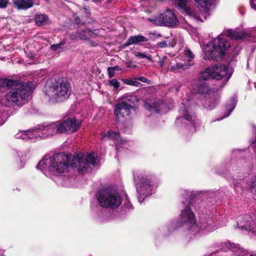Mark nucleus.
Segmentation results:
<instances>
[{"label": "nucleus", "instance_id": "obj_1", "mask_svg": "<svg viewBox=\"0 0 256 256\" xmlns=\"http://www.w3.org/2000/svg\"><path fill=\"white\" fill-rule=\"evenodd\" d=\"M96 154L94 153H80L75 156L58 153L48 158L42 159L36 167L45 174L48 172L58 176L67 172L70 166L76 168L78 171L86 172L91 168L90 165L96 164Z\"/></svg>", "mask_w": 256, "mask_h": 256}, {"label": "nucleus", "instance_id": "obj_2", "mask_svg": "<svg viewBox=\"0 0 256 256\" xmlns=\"http://www.w3.org/2000/svg\"><path fill=\"white\" fill-rule=\"evenodd\" d=\"M80 124V122L73 118L57 121L46 126H41L42 136L46 138L66 132H74L78 130Z\"/></svg>", "mask_w": 256, "mask_h": 256}, {"label": "nucleus", "instance_id": "obj_3", "mask_svg": "<svg viewBox=\"0 0 256 256\" xmlns=\"http://www.w3.org/2000/svg\"><path fill=\"white\" fill-rule=\"evenodd\" d=\"M32 90L28 83L18 80L6 94V100L12 106H22L27 101Z\"/></svg>", "mask_w": 256, "mask_h": 256}, {"label": "nucleus", "instance_id": "obj_4", "mask_svg": "<svg viewBox=\"0 0 256 256\" xmlns=\"http://www.w3.org/2000/svg\"><path fill=\"white\" fill-rule=\"evenodd\" d=\"M46 94L52 102H58L67 99L70 94V86L67 80L64 78H59L52 86L46 88Z\"/></svg>", "mask_w": 256, "mask_h": 256}, {"label": "nucleus", "instance_id": "obj_5", "mask_svg": "<svg viewBox=\"0 0 256 256\" xmlns=\"http://www.w3.org/2000/svg\"><path fill=\"white\" fill-rule=\"evenodd\" d=\"M230 46V44L227 40L218 36L204 46V58L205 60H216L222 59Z\"/></svg>", "mask_w": 256, "mask_h": 256}, {"label": "nucleus", "instance_id": "obj_6", "mask_svg": "<svg viewBox=\"0 0 256 256\" xmlns=\"http://www.w3.org/2000/svg\"><path fill=\"white\" fill-rule=\"evenodd\" d=\"M138 199L142 203L146 197L152 193V176L145 171L136 170L134 173Z\"/></svg>", "mask_w": 256, "mask_h": 256}, {"label": "nucleus", "instance_id": "obj_7", "mask_svg": "<svg viewBox=\"0 0 256 256\" xmlns=\"http://www.w3.org/2000/svg\"><path fill=\"white\" fill-rule=\"evenodd\" d=\"M96 199L102 207L114 209L122 204V200L120 194L110 189L100 190L96 195Z\"/></svg>", "mask_w": 256, "mask_h": 256}, {"label": "nucleus", "instance_id": "obj_8", "mask_svg": "<svg viewBox=\"0 0 256 256\" xmlns=\"http://www.w3.org/2000/svg\"><path fill=\"white\" fill-rule=\"evenodd\" d=\"M228 68L225 65L218 64L206 68L199 75V79L207 80L214 78L217 80L224 78V82L226 83L230 78L232 74L228 72Z\"/></svg>", "mask_w": 256, "mask_h": 256}, {"label": "nucleus", "instance_id": "obj_9", "mask_svg": "<svg viewBox=\"0 0 256 256\" xmlns=\"http://www.w3.org/2000/svg\"><path fill=\"white\" fill-rule=\"evenodd\" d=\"M148 20L157 26L171 28L176 26L179 24V21L174 12L170 9H166L163 13L149 18Z\"/></svg>", "mask_w": 256, "mask_h": 256}, {"label": "nucleus", "instance_id": "obj_10", "mask_svg": "<svg viewBox=\"0 0 256 256\" xmlns=\"http://www.w3.org/2000/svg\"><path fill=\"white\" fill-rule=\"evenodd\" d=\"M181 116L177 118L176 123L179 124L184 120L190 122L192 126H195V116L191 112L190 108V102L189 100L182 102V106L180 110Z\"/></svg>", "mask_w": 256, "mask_h": 256}, {"label": "nucleus", "instance_id": "obj_11", "mask_svg": "<svg viewBox=\"0 0 256 256\" xmlns=\"http://www.w3.org/2000/svg\"><path fill=\"white\" fill-rule=\"evenodd\" d=\"M180 224L178 226L186 224L190 229L196 226L195 216L193 212L188 206H186L182 210L179 218Z\"/></svg>", "mask_w": 256, "mask_h": 256}, {"label": "nucleus", "instance_id": "obj_12", "mask_svg": "<svg viewBox=\"0 0 256 256\" xmlns=\"http://www.w3.org/2000/svg\"><path fill=\"white\" fill-rule=\"evenodd\" d=\"M174 4L177 9L182 13H185L197 20H201L200 16L194 9L189 1H175Z\"/></svg>", "mask_w": 256, "mask_h": 256}, {"label": "nucleus", "instance_id": "obj_13", "mask_svg": "<svg viewBox=\"0 0 256 256\" xmlns=\"http://www.w3.org/2000/svg\"><path fill=\"white\" fill-rule=\"evenodd\" d=\"M133 108L134 106L130 104L120 102L117 104L114 108V114L117 122H120L121 118L124 116V113L128 115L130 111Z\"/></svg>", "mask_w": 256, "mask_h": 256}, {"label": "nucleus", "instance_id": "obj_14", "mask_svg": "<svg viewBox=\"0 0 256 256\" xmlns=\"http://www.w3.org/2000/svg\"><path fill=\"white\" fill-rule=\"evenodd\" d=\"M146 108L152 114L165 112L167 111V106L162 101L158 100L152 105L146 104Z\"/></svg>", "mask_w": 256, "mask_h": 256}, {"label": "nucleus", "instance_id": "obj_15", "mask_svg": "<svg viewBox=\"0 0 256 256\" xmlns=\"http://www.w3.org/2000/svg\"><path fill=\"white\" fill-rule=\"evenodd\" d=\"M41 126H40L38 128L32 129L26 131H23L22 137V139L24 140H34L37 138L39 137L42 138H44L42 136V130H40Z\"/></svg>", "mask_w": 256, "mask_h": 256}, {"label": "nucleus", "instance_id": "obj_16", "mask_svg": "<svg viewBox=\"0 0 256 256\" xmlns=\"http://www.w3.org/2000/svg\"><path fill=\"white\" fill-rule=\"evenodd\" d=\"M200 12L206 18L209 11L214 8L212 1H196Z\"/></svg>", "mask_w": 256, "mask_h": 256}, {"label": "nucleus", "instance_id": "obj_17", "mask_svg": "<svg viewBox=\"0 0 256 256\" xmlns=\"http://www.w3.org/2000/svg\"><path fill=\"white\" fill-rule=\"evenodd\" d=\"M148 40V38L142 35H136L130 36L126 42L124 44L125 46H128L132 44H138L142 42H146Z\"/></svg>", "mask_w": 256, "mask_h": 256}, {"label": "nucleus", "instance_id": "obj_18", "mask_svg": "<svg viewBox=\"0 0 256 256\" xmlns=\"http://www.w3.org/2000/svg\"><path fill=\"white\" fill-rule=\"evenodd\" d=\"M226 36L233 40L242 39L245 38L246 34L239 30H228Z\"/></svg>", "mask_w": 256, "mask_h": 256}, {"label": "nucleus", "instance_id": "obj_19", "mask_svg": "<svg viewBox=\"0 0 256 256\" xmlns=\"http://www.w3.org/2000/svg\"><path fill=\"white\" fill-rule=\"evenodd\" d=\"M34 22L36 26H42L48 24L49 18L46 14H36L34 16Z\"/></svg>", "mask_w": 256, "mask_h": 256}, {"label": "nucleus", "instance_id": "obj_20", "mask_svg": "<svg viewBox=\"0 0 256 256\" xmlns=\"http://www.w3.org/2000/svg\"><path fill=\"white\" fill-rule=\"evenodd\" d=\"M194 90L198 94H205L209 91V88L205 82L198 83V85L194 86Z\"/></svg>", "mask_w": 256, "mask_h": 256}, {"label": "nucleus", "instance_id": "obj_21", "mask_svg": "<svg viewBox=\"0 0 256 256\" xmlns=\"http://www.w3.org/2000/svg\"><path fill=\"white\" fill-rule=\"evenodd\" d=\"M14 4L18 10H26L33 6L32 1H14Z\"/></svg>", "mask_w": 256, "mask_h": 256}, {"label": "nucleus", "instance_id": "obj_22", "mask_svg": "<svg viewBox=\"0 0 256 256\" xmlns=\"http://www.w3.org/2000/svg\"><path fill=\"white\" fill-rule=\"evenodd\" d=\"M190 66L188 64H182V63H177L175 65L172 66L170 68V70L176 73L178 72L180 70H184L188 68Z\"/></svg>", "mask_w": 256, "mask_h": 256}, {"label": "nucleus", "instance_id": "obj_23", "mask_svg": "<svg viewBox=\"0 0 256 256\" xmlns=\"http://www.w3.org/2000/svg\"><path fill=\"white\" fill-rule=\"evenodd\" d=\"M98 30H90L88 28H86L83 30H80V32H82V35H85L86 38L85 39H82V40H86L90 38V37L94 36L97 35L98 34Z\"/></svg>", "mask_w": 256, "mask_h": 256}, {"label": "nucleus", "instance_id": "obj_24", "mask_svg": "<svg viewBox=\"0 0 256 256\" xmlns=\"http://www.w3.org/2000/svg\"><path fill=\"white\" fill-rule=\"evenodd\" d=\"M108 136L114 140L115 143L118 144L122 140L118 132L112 130L108 132Z\"/></svg>", "mask_w": 256, "mask_h": 256}, {"label": "nucleus", "instance_id": "obj_25", "mask_svg": "<svg viewBox=\"0 0 256 256\" xmlns=\"http://www.w3.org/2000/svg\"><path fill=\"white\" fill-rule=\"evenodd\" d=\"M136 101L137 98L136 96L132 95H127L122 98L121 102L125 104H130L132 105V104H134V102Z\"/></svg>", "mask_w": 256, "mask_h": 256}, {"label": "nucleus", "instance_id": "obj_26", "mask_svg": "<svg viewBox=\"0 0 256 256\" xmlns=\"http://www.w3.org/2000/svg\"><path fill=\"white\" fill-rule=\"evenodd\" d=\"M236 102L235 100H232L230 103L226 106V110H228V114L225 115L224 116H223L221 118H218V120H220L222 119H223L224 118L228 117L230 114L232 112L234 108L236 106Z\"/></svg>", "mask_w": 256, "mask_h": 256}, {"label": "nucleus", "instance_id": "obj_27", "mask_svg": "<svg viewBox=\"0 0 256 256\" xmlns=\"http://www.w3.org/2000/svg\"><path fill=\"white\" fill-rule=\"evenodd\" d=\"M134 54L135 56L138 58H146L150 61H152V56L149 54L138 52H135Z\"/></svg>", "mask_w": 256, "mask_h": 256}, {"label": "nucleus", "instance_id": "obj_28", "mask_svg": "<svg viewBox=\"0 0 256 256\" xmlns=\"http://www.w3.org/2000/svg\"><path fill=\"white\" fill-rule=\"evenodd\" d=\"M70 38L72 40H75L79 38L80 39H85L86 36L85 35H82L80 30L76 32L72 33L70 34Z\"/></svg>", "mask_w": 256, "mask_h": 256}, {"label": "nucleus", "instance_id": "obj_29", "mask_svg": "<svg viewBox=\"0 0 256 256\" xmlns=\"http://www.w3.org/2000/svg\"><path fill=\"white\" fill-rule=\"evenodd\" d=\"M184 54L188 61H190L194 57V53L188 48H186L184 52Z\"/></svg>", "mask_w": 256, "mask_h": 256}, {"label": "nucleus", "instance_id": "obj_30", "mask_svg": "<svg viewBox=\"0 0 256 256\" xmlns=\"http://www.w3.org/2000/svg\"><path fill=\"white\" fill-rule=\"evenodd\" d=\"M249 186L250 191L256 194V176L252 178Z\"/></svg>", "mask_w": 256, "mask_h": 256}, {"label": "nucleus", "instance_id": "obj_31", "mask_svg": "<svg viewBox=\"0 0 256 256\" xmlns=\"http://www.w3.org/2000/svg\"><path fill=\"white\" fill-rule=\"evenodd\" d=\"M252 223H253V222H248L246 224L240 226L239 228L242 230H246L250 231L254 228L252 227V226L251 224Z\"/></svg>", "mask_w": 256, "mask_h": 256}, {"label": "nucleus", "instance_id": "obj_32", "mask_svg": "<svg viewBox=\"0 0 256 256\" xmlns=\"http://www.w3.org/2000/svg\"><path fill=\"white\" fill-rule=\"evenodd\" d=\"M66 40L64 39L61 42H60L58 44H54L51 46V49L54 50H56L59 48H60L62 46H64L66 44Z\"/></svg>", "mask_w": 256, "mask_h": 256}, {"label": "nucleus", "instance_id": "obj_33", "mask_svg": "<svg viewBox=\"0 0 256 256\" xmlns=\"http://www.w3.org/2000/svg\"><path fill=\"white\" fill-rule=\"evenodd\" d=\"M170 45V40H164L158 42L156 46V48H164Z\"/></svg>", "mask_w": 256, "mask_h": 256}, {"label": "nucleus", "instance_id": "obj_34", "mask_svg": "<svg viewBox=\"0 0 256 256\" xmlns=\"http://www.w3.org/2000/svg\"><path fill=\"white\" fill-rule=\"evenodd\" d=\"M124 82L125 84H128V85L134 86H138L140 84V82H138L136 81L132 80H128V79L124 80Z\"/></svg>", "mask_w": 256, "mask_h": 256}, {"label": "nucleus", "instance_id": "obj_35", "mask_svg": "<svg viewBox=\"0 0 256 256\" xmlns=\"http://www.w3.org/2000/svg\"><path fill=\"white\" fill-rule=\"evenodd\" d=\"M110 84L114 88L117 89L120 86V82L116 79H112L109 81Z\"/></svg>", "mask_w": 256, "mask_h": 256}, {"label": "nucleus", "instance_id": "obj_36", "mask_svg": "<svg viewBox=\"0 0 256 256\" xmlns=\"http://www.w3.org/2000/svg\"><path fill=\"white\" fill-rule=\"evenodd\" d=\"M3 106L0 104V126L3 124L4 122V119L6 116L4 112H2L1 111L2 110Z\"/></svg>", "mask_w": 256, "mask_h": 256}, {"label": "nucleus", "instance_id": "obj_37", "mask_svg": "<svg viewBox=\"0 0 256 256\" xmlns=\"http://www.w3.org/2000/svg\"><path fill=\"white\" fill-rule=\"evenodd\" d=\"M108 72L110 78H112L115 74V71L112 67H108Z\"/></svg>", "mask_w": 256, "mask_h": 256}, {"label": "nucleus", "instance_id": "obj_38", "mask_svg": "<svg viewBox=\"0 0 256 256\" xmlns=\"http://www.w3.org/2000/svg\"><path fill=\"white\" fill-rule=\"evenodd\" d=\"M8 4V1H0V8H6Z\"/></svg>", "mask_w": 256, "mask_h": 256}, {"label": "nucleus", "instance_id": "obj_39", "mask_svg": "<svg viewBox=\"0 0 256 256\" xmlns=\"http://www.w3.org/2000/svg\"><path fill=\"white\" fill-rule=\"evenodd\" d=\"M236 252L238 253L240 256H244V254L246 252L244 250L240 248H238V250L236 251Z\"/></svg>", "mask_w": 256, "mask_h": 256}, {"label": "nucleus", "instance_id": "obj_40", "mask_svg": "<svg viewBox=\"0 0 256 256\" xmlns=\"http://www.w3.org/2000/svg\"><path fill=\"white\" fill-rule=\"evenodd\" d=\"M167 59L166 57H164L162 59L160 60L158 62V64L162 68L164 66V64L166 60Z\"/></svg>", "mask_w": 256, "mask_h": 256}, {"label": "nucleus", "instance_id": "obj_41", "mask_svg": "<svg viewBox=\"0 0 256 256\" xmlns=\"http://www.w3.org/2000/svg\"><path fill=\"white\" fill-rule=\"evenodd\" d=\"M124 208L126 209H130L132 208V205L128 201H126L124 204Z\"/></svg>", "mask_w": 256, "mask_h": 256}, {"label": "nucleus", "instance_id": "obj_42", "mask_svg": "<svg viewBox=\"0 0 256 256\" xmlns=\"http://www.w3.org/2000/svg\"><path fill=\"white\" fill-rule=\"evenodd\" d=\"M134 79L136 80H139L144 82H146L148 80L147 79H146L143 76L136 77Z\"/></svg>", "mask_w": 256, "mask_h": 256}, {"label": "nucleus", "instance_id": "obj_43", "mask_svg": "<svg viewBox=\"0 0 256 256\" xmlns=\"http://www.w3.org/2000/svg\"><path fill=\"white\" fill-rule=\"evenodd\" d=\"M75 21L78 26H81L84 24V22H81L80 18L78 16L74 17Z\"/></svg>", "mask_w": 256, "mask_h": 256}, {"label": "nucleus", "instance_id": "obj_44", "mask_svg": "<svg viewBox=\"0 0 256 256\" xmlns=\"http://www.w3.org/2000/svg\"><path fill=\"white\" fill-rule=\"evenodd\" d=\"M24 130L19 131L16 135L15 137L16 138H21L22 137V133Z\"/></svg>", "mask_w": 256, "mask_h": 256}, {"label": "nucleus", "instance_id": "obj_45", "mask_svg": "<svg viewBox=\"0 0 256 256\" xmlns=\"http://www.w3.org/2000/svg\"><path fill=\"white\" fill-rule=\"evenodd\" d=\"M251 8L256 10V1H250Z\"/></svg>", "mask_w": 256, "mask_h": 256}, {"label": "nucleus", "instance_id": "obj_46", "mask_svg": "<svg viewBox=\"0 0 256 256\" xmlns=\"http://www.w3.org/2000/svg\"><path fill=\"white\" fill-rule=\"evenodd\" d=\"M127 66L130 68H134L136 67V66L133 64L132 62H127Z\"/></svg>", "mask_w": 256, "mask_h": 256}, {"label": "nucleus", "instance_id": "obj_47", "mask_svg": "<svg viewBox=\"0 0 256 256\" xmlns=\"http://www.w3.org/2000/svg\"><path fill=\"white\" fill-rule=\"evenodd\" d=\"M112 68L114 69V71H118L122 70L120 67L118 66H114V67Z\"/></svg>", "mask_w": 256, "mask_h": 256}, {"label": "nucleus", "instance_id": "obj_48", "mask_svg": "<svg viewBox=\"0 0 256 256\" xmlns=\"http://www.w3.org/2000/svg\"><path fill=\"white\" fill-rule=\"evenodd\" d=\"M83 10L86 14H88V16L90 14V10L88 8H84Z\"/></svg>", "mask_w": 256, "mask_h": 256}, {"label": "nucleus", "instance_id": "obj_49", "mask_svg": "<svg viewBox=\"0 0 256 256\" xmlns=\"http://www.w3.org/2000/svg\"><path fill=\"white\" fill-rule=\"evenodd\" d=\"M205 106L206 108H208L210 109V110H211V109H212V108H213V106Z\"/></svg>", "mask_w": 256, "mask_h": 256}, {"label": "nucleus", "instance_id": "obj_50", "mask_svg": "<svg viewBox=\"0 0 256 256\" xmlns=\"http://www.w3.org/2000/svg\"><path fill=\"white\" fill-rule=\"evenodd\" d=\"M4 254V251L0 249V255H2Z\"/></svg>", "mask_w": 256, "mask_h": 256}, {"label": "nucleus", "instance_id": "obj_51", "mask_svg": "<svg viewBox=\"0 0 256 256\" xmlns=\"http://www.w3.org/2000/svg\"><path fill=\"white\" fill-rule=\"evenodd\" d=\"M250 256H256V254H250Z\"/></svg>", "mask_w": 256, "mask_h": 256}, {"label": "nucleus", "instance_id": "obj_52", "mask_svg": "<svg viewBox=\"0 0 256 256\" xmlns=\"http://www.w3.org/2000/svg\"><path fill=\"white\" fill-rule=\"evenodd\" d=\"M236 188H237V186H235V190L238 191Z\"/></svg>", "mask_w": 256, "mask_h": 256}, {"label": "nucleus", "instance_id": "obj_53", "mask_svg": "<svg viewBox=\"0 0 256 256\" xmlns=\"http://www.w3.org/2000/svg\"><path fill=\"white\" fill-rule=\"evenodd\" d=\"M92 46H96V44H94V43H92Z\"/></svg>", "mask_w": 256, "mask_h": 256}, {"label": "nucleus", "instance_id": "obj_54", "mask_svg": "<svg viewBox=\"0 0 256 256\" xmlns=\"http://www.w3.org/2000/svg\"><path fill=\"white\" fill-rule=\"evenodd\" d=\"M174 44H176V42H174V44H172V45H171V46H173Z\"/></svg>", "mask_w": 256, "mask_h": 256}, {"label": "nucleus", "instance_id": "obj_55", "mask_svg": "<svg viewBox=\"0 0 256 256\" xmlns=\"http://www.w3.org/2000/svg\"><path fill=\"white\" fill-rule=\"evenodd\" d=\"M18 156H20V154H19V153L18 154ZM21 157H22V156H21Z\"/></svg>", "mask_w": 256, "mask_h": 256}, {"label": "nucleus", "instance_id": "obj_56", "mask_svg": "<svg viewBox=\"0 0 256 256\" xmlns=\"http://www.w3.org/2000/svg\"><path fill=\"white\" fill-rule=\"evenodd\" d=\"M254 86H255V88H256V84H254Z\"/></svg>", "mask_w": 256, "mask_h": 256}]
</instances>
